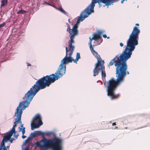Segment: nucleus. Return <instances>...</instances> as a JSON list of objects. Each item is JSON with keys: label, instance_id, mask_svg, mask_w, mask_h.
Segmentation results:
<instances>
[{"label": "nucleus", "instance_id": "nucleus-4", "mask_svg": "<svg viewBox=\"0 0 150 150\" xmlns=\"http://www.w3.org/2000/svg\"><path fill=\"white\" fill-rule=\"evenodd\" d=\"M22 106V103H20L19 105L17 107L16 109V111L14 114V116L15 120V121L14 122V125L12 129H11L8 132L6 133V134L4 135L3 137V139L2 141H2L4 139L5 140H6L7 141L4 142V146H5V143L7 142L11 138V137L13 135V134H14V136L15 137L16 139H17L18 137L19 136V134H17L16 135V133L17 132L16 131L15 128L14 127L18 123H21V116L23 112V110L24 109H23V107L20 110L19 108Z\"/></svg>", "mask_w": 150, "mask_h": 150}, {"label": "nucleus", "instance_id": "nucleus-22", "mask_svg": "<svg viewBox=\"0 0 150 150\" xmlns=\"http://www.w3.org/2000/svg\"><path fill=\"white\" fill-rule=\"evenodd\" d=\"M90 50L93 52V53H94L95 51L94 50L93 48L92 47V44L90 45Z\"/></svg>", "mask_w": 150, "mask_h": 150}, {"label": "nucleus", "instance_id": "nucleus-1", "mask_svg": "<svg viewBox=\"0 0 150 150\" xmlns=\"http://www.w3.org/2000/svg\"><path fill=\"white\" fill-rule=\"evenodd\" d=\"M140 31L136 27H134L127 41V46L119 57L117 55L109 63V65L113 64L116 67V80L111 78L108 82V86L106 91L107 95L111 99H117L119 96V94H115L114 91L117 87L124 81V78L126 74L127 66V61L130 58L135 46L138 44V35ZM128 74L129 72L127 71Z\"/></svg>", "mask_w": 150, "mask_h": 150}, {"label": "nucleus", "instance_id": "nucleus-8", "mask_svg": "<svg viewBox=\"0 0 150 150\" xmlns=\"http://www.w3.org/2000/svg\"><path fill=\"white\" fill-rule=\"evenodd\" d=\"M93 54L96 57L97 59V62L96 64L95 65V67L93 70V72L94 73V75H97L98 74L97 72V69L98 67H100V69H101L102 67H103L102 66V65L101 64L100 61V56L98 54V53L96 51L93 53Z\"/></svg>", "mask_w": 150, "mask_h": 150}, {"label": "nucleus", "instance_id": "nucleus-41", "mask_svg": "<svg viewBox=\"0 0 150 150\" xmlns=\"http://www.w3.org/2000/svg\"><path fill=\"white\" fill-rule=\"evenodd\" d=\"M102 62H103V63L104 64V60H103Z\"/></svg>", "mask_w": 150, "mask_h": 150}, {"label": "nucleus", "instance_id": "nucleus-15", "mask_svg": "<svg viewBox=\"0 0 150 150\" xmlns=\"http://www.w3.org/2000/svg\"><path fill=\"white\" fill-rule=\"evenodd\" d=\"M80 58V54L79 53H77L76 55V58L75 59H74V62H76Z\"/></svg>", "mask_w": 150, "mask_h": 150}, {"label": "nucleus", "instance_id": "nucleus-17", "mask_svg": "<svg viewBox=\"0 0 150 150\" xmlns=\"http://www.w3.org/2000/svg\"><path fill=\"white\" fill-rule=\"evenodd\" d=\"M27 12L24 10H19V11H18L17 12V13L18 14H24L25 13H26Z\"/></svg>", "mask_w": 150, "mask_h": 150}, {"label": "nucleus", "instance_id": "nucleus-24", "mask_svg": "<svg viewBox=\"0 0 150 150\" xmlns=\"http://www.w3.org/2000/svg\"><path fill=\"white\" fill-rule=\"evenodd\" d=\"M89 39H90V42H89V44L90 45H91L92 44L91 42H92V41L93 40V39H92V38H91V37H90L89 38Z\"/></svg>", "mask_w": 150, "mask_h": 150}, {"label": "nucleus", "instance_id": "nucleus-27", "mask_svg": "<svg viewBox=\"0 0 150 150\" xmlns=\"http://www.w3.org/2000/svg\"><path fill=\"white\" fill-rule=\"evenodd\" d=\"M63 149L62 144H61L60 145V149H57V150H62Z\"/></svg>", "mask_w": 150, "mask_h": 150}, {"label": "nucleus", "instance_id": "nucleus-42", "mask_svg": "<svg viewBox=\"0 0 150 150\" xmlns=\"http://www.w3.org/2000/svg\"><path fill=\"white\" fill-rule=\"evenodd\" d=\"M107 38H108V39L109 38V37H107Z\"/></svg>", "mask_w": 150, "mask_h": 150}, {"label": "nucleus", "instance_id": "nucleus-31", "mask_svg": "<svg viewBox=\"0 0 150 150\" xmlns=\"http://www.w3.org/2000/svg\"><path fill=\"white\" fill-rule=\"evenodd\" d=\"M14 139L13 138H11V139L10 140V141L11 142V143L12 142V141L13 140H14Z\"/></svg>", "mask_w": 150, "mask_h": 150}, {"label": "nucleus", "instance_id": "nucleus-6", "mask_svg": "<svg viewBox=\"0 0 150 150\" xmlns=\"http://www.w3.org/2000/svg\"><path fill=\"white\" fill-rule=\"evenodd\" d=\"M66 56L61 61V64L57 72L55 73V74H57L59 78L62 77L65 73L66 64L71 62L72 61L74 62V59L72 57L67 56L69 51L68 50L67 47H66Z\"/></svg>", "mask_w": 150, "mask_h": 150}, {"label": "nucleus", "instance_id": "nucleus-2", "mask_svg": "<svg viewBox=\"0 0 150 150\" xmlns=\"http://www.w3.org/2000/svg\"><path fill=\"white\" fill-rule=\"evenodd\" d=\"M52 74L50 76H46L39 79L36 83V84L28 91L25 94V96L23 98L25 99V100L22 101V106H23V109H25L28 106L34 96L38 91L40 89H43L49 86L51 83L60 78L57 74Z\"/></svg>", "mask_w": 150, "mask_h": 150}, {"label": "nucleus", "instance_id": "nucleus-40", "mask_svg": "<svg viewBox=\"0 0 150 150\" xmlns=\"http://www.w3.org/2000/svg\"><path fill=\"white\" fill-rule=\"evenodd\" d=\"M23 124H22V125H21V127H23Z\"/></svg>", "mask_w": 150, "mask_h": 150}, {"label": "nucleus", "instance_id": "nucleus-7", "mask_svg": "<svg viewBox=\"0 0 150 150\" xmlns=\"http://www.w3.org/2000/svg\"><path fill=\"white\" fill-rule=\"evenodd\" d=\"M34 125H31V129L33 130L35 128L39 127L42 125L43 123L41 120V116L39 114H37L35 117L33 121Z\"/></svg>", "mask_w": 150, "mask_h": 150}, {"label": "nucleus", "instance_id": "nucleus-9", "mask_svg": "<svg viewBox=\"0 0 150 150\" xmlns=\"http://www.w3.org/2000/svg\"><path fill=\"white\" fill-rule=\"evenodd\" d=\"M84 17V15L83 14V13H81V14L80 15V16L79 17V18L77 20V21H76V23L73 26L72 28V29L71 31V29L70 28V26L67 23V31L69 32V34H70V33L71 32H72L73 31V28L74 27V29H76V31H78L77 30V28L78 26V24H79L80 22L82 21H81V19L83 18V17Z\"/></svg>", "mask_w": 150, "mask_h": 150}, {"label": "nucleus", "instance_id": "nucleus-35", "mask_svg": "<svg viewBox=\"0 0 150 150\" xmlns=\"http://www.w3.org/2000/svg\"><path fill=\"white\" fill-rule=\"evenodd\" d=\"M121 3L122 4L123 3V1L125 0H121Z\"/></svg>", "mask_w": 150, "mask_h": 150}, {"label": "nucleus", "instance_id": "nucleus-32", "mask_svg": "<svg viewBox=\"0 0 150 150\" xmlns=\"http://www.w3.org/2000/svg\"><path fill=\"white\" fill-rule=\"evenodd\" d=\"M120 46L121 47H123L124 45L123 44V43H122V42H120Z\"/></svg>", "mask_w": 150, "mask_h": 150}, {"label": "nucleus", "instance_id": "nucleus-12", "mask_svg": "<svg viewBox=\"0 0 150 150\" xmlns=\"http://www.w3.org/2000/svg\"><path fill=\"white\" fill-rule=\"evenodd\" d=\"M103 33V32L102 30L99 31H98L97 34L95 35L96 38L98 40H99L100 42H101L102 41V39L100 37V35Z\"/></svg>", "mask_w": 150, "mask_h": 150}, {"label": "nucleus", "instance_id": "nucleus-30", "mask_svg": "<svg viewBox=\"0 0 150 150\" xmlns=\"http://www.w3.org/2000/svg\"><path fill=\"white\" fill-rule=\"evenodd\" d=\"M46 134L49 135L51 133L50 132H47L45 133Z\"/></svg>", "mask_w": 150, "mask_h": 150}, {"label": "nucleus", "instance_id": "nucleus-21", "mask_svg": "<svg viewBox=\"0 0 150 150\" xmlns=\"http://www.w3.org/2000/svg\"><path fill=\"white\" fill-rule=\"evenodd\" d=\"M25 127H23L22 129L21 128L20 129V131H21L22 132V134L23 135H24L25 132Z\"/></svg>", "mask_w": 150, "mask_h": 150}, {"label": "nucleus", "instance_id": "nucleus-11", "mask_svg": "<svg viewBox=\"0 0 150 150\" xmlns=\"http://www.w3.org/2000/svg\"><path fill=\"white\" fill-rule=\"evenodd\" d=\"M102 66L103 67V68L102 67L101 68V69H100V67H98V69H97V75H94V73L93 72V75L94 76H96V75H97L99 73V71L100 70H101V75H102V77H105L106 76V74H105V73H104L103 72V69H104V66L103 65H102Z\"/></svg>", "mask_w": 150, "mask_h": 150}, {"label": "nucleus", "instance_id": "nucleus-3", "mask_svg": "<svg viewBox=\"0 0 150 150\" xmlns=\"http://www.w3.org/2000/svg\"><path fill=\"white\" fill-rule=\"evenodd\" d=\"M62 144V140L58 138L55 137L52 139H50L44 137L40 142H35L34 145L35 148L40 146L41 149L43 150L46 149L51 146L52 150H57V149H60V145Z\"/></svg>", "mask_w": 150, "mask_h": 150}, {"label": "nucleus", "instance_id": "nucleus-18", "mask_svg": "<svg viewBox=\"0 0 150 150\" xmlns=\"http://www.w3.org/2000/svg\"><path fill=\"white\" fill-rule=\"evenodd\" d=\"M74 47V46L72 45V44L69 45V51H73Z\"/></svg>", "mask_w": 150, "mask_h": 150}, {"label": "nucleus", "instance_id": "nucleus-20", "mask_svg": "<svg viewBox=\"0 0 150 150\" xmlns=\"http://www.w3.org/2000/svg\"><path fill=\"white\" fill-rule=\"evenodd\" d=\"M36 136H39L40 135V133H41V131H35Z\"/></svg>", "mask_w": 150, "mask_h": 150}, {"label": "nucleus", "instance_id": "nucleus-5", "mask_svg": "<svg viewBox=\"0 0 150 150\" xmlns=\"http://www.w3.org/2000/svg\"><path fill=\"white\" fill-rule=\"evenodd\" d=\"M114 0H92L91 4L88 6V7L82 12L83 13L84 15V17L82 19L80 20L83 21L85 18L87 17L92 12H93L94 7L95 6V4L98 3L99 7L102 6L101 3H103L105 4V5L103 6L104 7L105 6L110 5L112 1Z\"/></svg>", "mask_w": 150, "mask_h": 150}, {"label": "nucleus", "instance_id": "nucleus-39", "mask_svg": "<svg viewBox=\"0 0 150 150\" xmlns=\"http://www.w3.org/2000/svg\"><path fill=\"white\" fill-rule=\"evenodd\" d=\"M136 25H137V26H139V24L138 23H137L136 24Z\"/></svg>", "mask_w": 150, "mask_h": 150}, {"label": "nucleus", "instance_id": "nucleus-28", "mask_svg": "<svg viewBox=\"0 0 150 150\" xmlns=\"http://www.w3.org/2000/svg\"><path fill=\"white\" fill-rule=\"evenodd\" d=\"M44 4H47L48 5L51 6H52L54 8H56V7L55 6H52V5H50V4H49V3H47V2H45L44 3Z\"/></svg>", "mask_w": 150, "mask_h": 150}, {"label": "nucleus", "instance_id": "nucleus-23", "mask_svg": "<svg viewBox=\"0 0 150 150\" xmlns=\"http://www.w3.org/2000/svg\"><path fill=\"white\" fill-rule=\"evenodd\" d=\"M6 25V23L5 22H4L0 24V28Z\"/></svg>", "mask_w": 150, "mask_h": 150}, {"label": "nucleus", "instance_id": "nucleus-33", "mask_svg": "<svg viewBox=\"0 0 150 150\" xmlns=\"http://www.w3.org/2000/svg\"><path fill=\"white\" fill-rule=\"evenodd\" d=\"M103 37L104 38H106L107 37V36L106 34H104L103 35Z\"/></svg>", "mask_w": 150, "mask_h": 150}, {"label": "nucleus", "instance_id": "nucleus-34", "mask_svg": "<svg viewBox=\"0 0 150 150\" xmlns=\"http://www.w3.org/2000/svg\"><path fill=\"white\" fill-rule=\"evenodd\" d=\"M22 137L23 139H24L26 137V136L25 135H23Z\"/></svg>", "mask_w": 150, "mask_h": 150}, {"label": "nucleus", "instance_id": "nucleus-14", "mask_svg": "<svg viewBox=\"0 0 150 150\" xmlns=\"http://www.w3.org/2000/svg\"><path fill=\"white\" fill-rule=\"evenodd\" d=\"M7 141L6 140L4 139L2 141V143H1L0 145V150H7V149L4 146V142Z\"/></svg>", "mask_w": 150, "mask_h": 150}, {"label": "nucleus", "instance_id": "nucleus-26", "mask_svg": "<svg viewBox=\"0 0 150 150\" xmlns=\"http://www.w3.org/2000/svg\"><path fill=\"white\" fill-rule=\"evenodd\" d=\"M92 38V39H93V40H97L98 42V40H97V38H96L95 36H94Z\"/></svg>", "mask_w": 150, "mask_h": 150}, {"label": "nucleus", "instance_id": "nucleus-10", "mask_svg": "<svg viewBox=\"0 0 150 150\" xmlns=\"http://www.w3.org/2000/svg\"><path fill=\"white\" fill-rule=\"evenodd\" d=\"M74 27L73 29V31L70 33V34L71 36L70 37V44H72L74 42V37L77 35L78 34V32L76 31V29H74Z\"/></svg>", "mask_w": 150, "mask_h": 150}, {"label": "nucleus", "instance_id": "nucleus-19", "mask_svg": "<svg viewBox=\"0 0 150 150\" xmlns=\"http://www.w3.org/2000/svg\"><path fill=\"white\" fill-rule=\"evenodd\" d=\"M56 8L59 10L62 13L64 14H66L65 11L61 7L58 8Z\"/></svg>", "mask_w": 150, "mask_h": 150}, {"label": "nucleus", "instance_id": "nucleus-36", "mask_svg": "<svg viewBox=\"0 0 150 150\" xmlns=\"http://www.w3.org/2000/svg\"><path fill=\"white\" fill-rule=\"evenodd\" d=\"M116 125V124H115V122H114V123H112V125Z\"/></svg>", "mask_w": 150, "mask_h": 150}, {"label": "nucleus", "instance_id": "nucleus-29", "mask_svg": "<svg viewBox=\"0 0 150 150\" xmlns=\"http://www.w3.org/2000/svg\"><path fill=\"white\" fill-rule=\"evenodd\" d=\"M40 135H41L43 137V138L44 137H44V133L43 132H41V133H40Z\"/></svg>", "mask_w": 150, "mask_h": 150}, {"label": "nucleus", "instance_id": "nucleus-25", "mask_svg": "<svg viewBox=\"0 0 150 150\" xmlns=\"http://www.w3.org/2000/svg\"><path fill=\"white\" fill-rule=\"evenodd\" d=\"M73 51H70L69 53L68 54L69 56L68 57H71L72 53Z\"/></svg>", "mask_w": 150, "mask_h": 150}, {"label": "nucleus", "instance_id": "nucleus-38", "mask_svg": "<svg viewBox=\"0 0 150 150\" xmlns=\"http://www.w3.org/2000/svg\"><path fill=\"white\" fill-rule=\"evenodd\" d=\"M27 66H30V64L28 63H27Z\"/></svg>", "mask_w": 150, "mask_h": 150}, {"label": "nucleus", "instance_id": "nucleus-13", "mask_svg": "<svg viewBox=\"0 0 150 150\" xmlns=\"http://www.w3.org/2000/svg\"><path fill=\"white\" fill-rule=\"evenodd\" d=\"M36 136L35 132L34 133H31L30 136V137H28L27 139L25 140L24 141V143L28 141L31 140L33 138L35 137Z\"/></svg>", "mask_w": 150, "mask_h": 150}, {"label": "nucleus", "instance_id": "nucleus-37", "mask_svg": "<svg viewBox=\"0 0 150 150\" xmlns=\"http://www.w3.org/2000/svg\"><path fill=\"white\" fill-rule=\"evenodd\" d=\"M22 150H27V149H26L23 148L22 149Z\"/></svg>", "mask_w": 150, "mask_h": 150}, {"label": "nucleus", "instance_id": "nucleus-16", "mask_svg": "<svg viewBox=\"0 0 150 150\" xmlns=\"http://www.w3.org/2000/svg\"><path fill=\"white\" fill-rule=\"evenodd\" d=\"M7 2V0H2L1 1V6H4L6 4Z\"/></svg>", "mask_w": 150, "mask_h": 150}]
</instances>
